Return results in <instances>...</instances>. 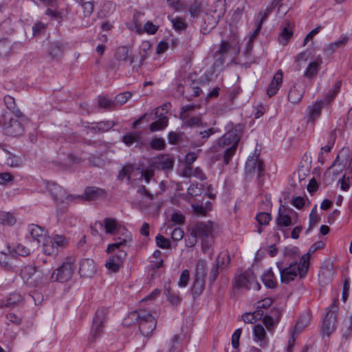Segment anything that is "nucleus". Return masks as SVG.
<instances>
[{
	"instance_id": "nucleus-14",
	"label": "nucleus",
	"mask_w": 352,
	"mask_h": 352,
	"mask_svg": "<svg viewBox=\"0 0 352 352\" xmlns=\"http://www.w3.org/2000/svg\"><path fill=\"white\" fill-rule=\"evenodd\" d=\"M3 130L6 135L16 137L23 133L24 127L21 120L10 118L8 122L4 123Z\"/></svg>"
},
{
	"instance_id": "nucleus-48",
	"label": "nucleus",
	"mask_w": 352,
	"mask_h": 352,
	"mask_svg": "<svg viewBox=\"0 0 352 352\" xmlns=\"http://www.w3.org/2000/svg\"><path fill=\"white\" fill-rule=\"evenodd\" d=\"M165 293L167 296L168 300L172 305H177L181 302V298L177 294L172 292L171 289L165 288Z\"/></svg>"
},
{
	"instance_id": "nucleus-4",
	"label": "nucleus",
	"mask_w": 352,
	"mask_h": 352,
	"mask_svg": "<svg viewBox=\"0 0 352 352\" xmlns=\"http://www.w3.org/2000/svg\"><path fill=\"white\" fill-rule=\"evenodd\" d=\"M349 148H342L338 153L331 166L323 175V182L326 185H329L332 183L337 177L342 173L344 168L346 169L349 164Z\"/></svg>"
},
{
	"instance_id": "nucleus-59",
	"label": "nucleus",
	"mask_w": 352,
	"mask_h": 352,
	"mask_svg": "<svg viewBox=\"0 0 352 352\" xmlns=\"http://www.w3.org/2000/svg\"><path fill=\"white\" fill-rule=\"evenodd\" d=\"M83 10L84 16L89 17L92 14L94 9V3L93 1H85L81 3Z\"/></svg>"
},
{
	"instance_id": "nucleus-62",
	"label": "nucleus",
	"mask_w": 352,
	"mask_h": 352,
	"mask_svg": "<svg viewBox=\"0 0 352 352\" xmlns=\"http://www.w3.org/2000/svg\"><path fill=\"white\" fill-rule=\"evenodd\" d=\"M155 241L157 245L160 248L168 249L170 248V244L169 240L161 234H158L156 236Z\"/></svg>"
},
{
	"instance_id": "nucleus-63",
	"label": "nucleus",
	"mask_w": 352,
	"mask_h": 352,
	"mask_svg": "<svg viewBox=\"0 0 352 352\" xmlns=\"http://www.w3.org/2000/svg\"><path fill=\"white\" fill-rule=\"evenodd\" d=\"M189 280H190L189 271L188 270H183L179 276V280L178 283L179 287H186L188 285Z\"/></svg>"
},
{
	"instance_id": "nucleus-15",
	"label": "nucleus",
	"mask_w": 352,
	"mask_h": 352,
	"mask_svg": "<svg viewBox=\"0 0 352 352\" xmlns=\"http://www.w3.org/2000/svg\"><path fill=\"white\" fill-rule=\"evenodd\" d=\"M126 256V253L123 250H118L115 254L110 256L106 261L105 267L111 272H118L122 265L123 260Z\"/></svg>"
},
{
	"instance_id": "nucleus-25",
	"label": "nucleus",
	"mask_w": 352,
	"mask_h": 352,
	"mask_svg": "<svg viewBox=\"0 0 352 352\" xmlns=\"http://www.w3.org/2000/svg\"><path fill=\"white\" fill-rule=\"evenodd\" d=\"M115 125L116 122L113 120L101 121L88 126V129L94 133H102L110 130Z\"/></svg>"
},
{
	"instance_id": "nucleus-21",
	"label": "nucleus",
	"mask_w": 352,
	"mask_h": 352,
	"mask_svg": "<svg viewBox=\"0 0 352 352\" xmlns=\"http://www.w3.org/2000/svg\"><path fill=\"white\" fill-rule=\"evenodd\" d=\"M221 18L215 15L206 13L203 19L204 25L201 28L203 34H208L211 30L216 27Z\"/></svg>"
},
{
	"instance_id": "nucleus-5",
	"label": "nucleus",
	"mask_w": 352,
	"mask_h": 352,
	"mask_svg": "<svg viewBox=\"0 0 352 352\" xmlns=\"http://www.w3.org/2000/svg\"><path fill=\"white\" fill-rule=\"evenodd\" d=\"M129 317L139 321V330L144 337H149L156 327L157 320L146 310L131 312Z\"/></svg>"
},
{
	"instance_id": "nucleus-33",
	"label": "nucleus",
	"mask_w": 352,
	"mask_h": 352,
	"mask_svg": "<svg viewBox=\"0 0 352 352\" xmlns=\"http://www.w3.org/2000/svg\"><path fill=\"white\" fill-rule=\"evenodd\" d=\"M43 251L47 255H55L58 253V247L55 245L52 239L47 237L43 241Z\"/></svg>"
},
{
	"instance_id": "nucleus-30",
	"label": "nucleus",
	"mask_w": 352,
	"mask_h": 352,
	"mask_svg": "<svg viewBox=\"0 0 352 352\" xmlns=\"http://www.w3.org/2000/svg\"><path fill=\"white\" fill-rule=\"evenodd\" d=\"M322 63V60L320 59L318 61H313L311 62L308 66L307 67L305 72L304 76L309 78L312 79L316 77L320 69V65Z\"/></svg>"
},
{
	"instance_id": "nucleus-29",
	"label": "nucleus",
	"mask_w": 352,
	"mask_h": 352,
	"mask_svg": "<svg viewBox=\"0 0 352 352\" xmlns=\"http://www.w3.org/2000/svg\"><path fill=\"white\" fill-rule=\"evenodd\" d=\"M151 52V45L148 41H143L140 46V60L138 67L135 69L136 72L139 71V69L144 64V61L148 58L149 54Z\"/></svg>"
},
{
	"instance_id": "nucleus-2",
	"label": "nucleus",
	"mask_w": 352,
	"mask_h": 352,
	"mask_svg": "<svg viewBox=\"0 0 352 352\" xmlns=\"http://www.w3.org/2000/svg\"><path fill=\"white\" fill-rule=\"evenodd\" d=\"M310 254L307 253L303 254L300 262H292L289 266L285 267L283 262L276 263V266L280 271V281L285 284H289L299 275L300 278L305 276L309 267Z\"/></svg>"
},
{
	"instance_id": "nucleus-31",
	"label": "nucleus",
	"mask_w": 352,
	"mask_h": 352,
	"mask_svg": "<svg viewBox=\"0 0 352 352\" xmlns=\"http://www.w3.org/2000/svg\"><path fill=\"white\" fill-rule=\"evenodd\" d=\"M308 322H309V318H308V316H301L300 318V319L298 320V321L297 322V323L294 327V332L288 341V348H287L288 352H290V348H291L292 345L293 344V343L296 340V338L294 337V333L296 331L304 328L305 326H307Z\"/></svg>"
},
{
	"instance_id": "nucleus-26",
	"label": "nucleus",
	"mask_w": 352,
	"mask_h": 352,
	"mask_svg": "<svg viewBox=\"0 0 352 352\" xmlns=\"http://www.w3.org/2000/svg\"><path fill=\"white\" fill-rule=\"evenodd\" d=\"M285 207L280 205L276 218V223L278 227H288L293 224L290 216L285 213Z\"/></svg>"
},
{
	"instance_id": "nucleus-32",
	"label": "nucleus",
	"mask_w": 352,
	"mask_h": 352,
	"mask_svg": "<svg viewBox=\"0 0 352 352\" xmlns=\"http://www.w3.org/2000/svg\"><path fill=\"white\" fill-rule=\"evenodd\" d=\"M224 256L221 257V255L218 256L217 262L214 264L210 272L209 279L211 283L214 282L217 278L219 274V268L224 265Z\"/></svg>"
},
{
	"instance_id": "nucleus-41",
	"label": "nucleus",
	"mask_w": 352,
	"mask_h": 352,
	"mask_svg": "<svg viewBox=\"0 0 352 352\" xmlns=\"http://www.w3.org/2000/svg\"><path fill=\"white\" fill-rule=\"evenodd\" d=\"M341 85L342 82L340 80H338L336 82L333 88L329 91L324 100H323L324 101L325 104H328L336 98L337 94L340 91Z\"/></svg>"
},
{
	"instance_id": "nucleus-47",
	"label": "nucleus",
	"mask_w": 352,
	"mask_h": 352,
	"mask_svg": "<svg viewBox=\"0 0 352 352\" xmlns=\"http://www.w3.org/2000/svg\"><path fill=\"white\" fill-rule=\"evenodd\" d=\"M11 43L7 40L0 41V56H7L10 54Z\"/></svg>"
},
{
	"instance_id": "nucleus-42",
	"label": "nucleus",
	"mask_w": 352,
	"mask_h": 352,
	"mask_svg": "<svg viewBox=\"0 0 352 352\" xmlns=\"http://www.w3.org/2000/svg\"><path fill=\"white\" fill-rule=\"evenodd\" d=\"M129 242V240H127L126 239H120L118 238V240H116V241L113 243H111V244H109L107 247V253H112V252H118V250H121L120 249V247L121 246H124L126 245Z\"/></svg>"
},
{
	"instance_id": "nucleus-38",
	"label": "nucleus",
	"mask_w": 352,
	"mask_h": 352,
	"mask_svg": "<svg viewBox=\"0 0 352 352\" xmlns=\"http://www.w3.org/2000/svg\"><path fill=\"white\" fill-rule=\"evenodd\" d=\"M214 133V129L213 128L208 129V130H205L204 131H200L199 134L201 135V140H195L192 143V145L195 147L202 146L206 140Z\"/></svg>"
},
{
	"instance_id": "nucleus-53",
	"label": "nucleus",
	"mask_w": 352,
	"mask_h": 352,
	"mask_svg": "<svg viewBox=\"0 0 352 352\" xmlns=\"http://www.w3.org/2000/svg\"><path fill=\"white\" fill-rule=\"evenodd\" d=\"M49 190L51 191V193L54 199H62L64 197V192L59 186L56 184H52V186H49Z\"/></svg>"
},
{
	"instance_id": "nucleus-37",
	"label": "nucleus",
	"mask_w": 352,
	"mask_h": 352,
	"mask_svg": "<svg viewBox=\"0 0 352 352\" xmlns=\"http://www.w3.org/2000/svg\"><path fill=\"white\" fill-rule=\"evenodd\" d=\"M262 280L267 288H275L276 283L272 270H267L263 274Z\"/></svg>"
},
{
	"instance_id": "nucleus-12",
	"label": "nucleus",
	"mask_w": 352,
	"mask_h": 352,
	"mask_svg": "<svg viewBox=\"0 0 352 352\" xmlns=\"http://www.w3.org/2000/svg\"><path fill=\"white\" fill-rule=\"evenodd\" d=\"M107 320L105 310L98 309L96 311L95 316L93 320V324L90 333L89 340L91 342H94L99 338L103 332L104 323Z\"/></svg>"
},
{
	"instance_id": "nucleus-8",
	"label": "nucleus",
	"mask_w": 352,
	"mask_h": 352,
	"mask_svg": "<svg viewBox=\"0 0 352 352\" xmlns=\"http://www.w3.org/2000/svg\"><path fill=\"white\" fill-rule=\"evenodd\" d=\"M206 270L207 266L204 261H200L197 263L194 282L191 287V291L193 295H200L204 291Z\"/></svg>"
},
{
	"instance_id": "nucleus-44",
	"label": "nucleus",
	"mask_w": 352,
	"mask_h": 352,
	"mask_svg": "<svg viewBox=\"0 0 352 352\" xmlns=\"http://www.w3.org/2000/svg\"><path fill=\"white\" fill-rule=\"evenodd\" d=\"M16 221L14 217L6 212H0V223L3 225H13Z\"/></svg>"
},
{
	"instance_id": "nucleus-7",
	"label": "nucleus",
	"mask_w": 352,
	"mask_h": 352,
	"mask_svg": "<svg viewBox=\"0 0 352 352\" xmlns=\"http://www.w3.org/2000/svg\"><path fill=\"white\" fill-rule=\"evenodd\" d=\"M135 172H137V175H139V179L144 177L146 183H148L151 177L154 175V170L152 168L143 170L140 167H137L133 164H128L124 166L120 171L118 179L123 180L124 177H127V179L129 181L133 173Z\"/></svg>"
},
{
	"instance_id": "nucleus-22",
	"label": "nucleus",
	"mask_w": 352,
	"mask_h": 352,
	"mask_svg": "<svg viewBox=\"0 0 352 352\" xmlns=\"http://www.w3.org/2000/svg\"><path fill=\"white\" fill-rule=\"evenodd\" d=\"M29 232L34 241L38 243L43 242L46 238V232L44 229L36 224H31L28 227Z\"/></svg>"
},
{
	"instance_id": "nucleus-10",
	"label": "nucleus",
	"mask_w": 352,
	"mask_h": 352,
	"mask_svg": "<svg viewBox=\"0 0 352 352\" xmlns=\"http://www.w3.org/2000/svg\"><path fill=\"white\" fill-rule=\"evenodd\" d=\"M23 282L30 287H37L42 283V274L32 265L23 267L20 272Z\"/></svg>"
},
{
	"instance_id": "nucleus-45",
	"label": "nucleus",
	"mask_w": 352,
	"mask_h": 352,
	"mask_svg": "<svg viewBox=\"0 0 352 352\" xmlns=\"http://www.w3.org/2000/svg\"><path fill=\"white\" fill-rule=\"evenodd\" d=\"M132 93L130 91H124L123 93H120L118 94L115 97V100L113 101L116 104H118L120 106L123 105L125 104L127 100L132 96Z\"/></svg>"
},
{
	"instance_id": "nucleus-49",
	"label": "nucleus",
	"mask_w": 352,
	"mask_h": 352,
	"mask_svg": "<svg viewBox=\"0 0 352 352\" xmlns=\"http://www.w3.org/2000/svg\"><path fill=\"white\" fill-rule=\"evenodd\" d=\"M293 34L292 29H289L287 28H284L279 36V42L282 43L283 45H286L289 39L292 37Z\"/></svg>"
},
{
	"instance_id": "nucleus-28",
	"label": "nucleus",
	"mask_w": 352,
	"mask_h": 352,
	"mask_svg": "<svg viewBox=\"0 0 352 352\" xmlns=\"http://www.w3.org/2000/svg\"><path fill=\"white\" fill-rule=\"evenodd\" d=\"M349 41V37L341 36L338 40L328 44L324 49V51L329 54L336 52L338 49L344 46Z\"/></svg>"
},
{
	"instance_id": "nucleus-3",
	"label": "nucleus",
	"mask_w": 352,
	"mask_h": 352,
	"mask_svg": "<svg viewBox=\"0 0 352 352\" xmlns=\"http://www.w3.org/2000/svg\"><path fill=\"white\" fill-rule=\"evenodd\" d=\"M190 234H193L201 240L202 250L205 253H209L212 256V246L214 244L213 223L211 221L197 222L189 229Z\"/></svg>"
},
{
	"instance_id": "nucleus-11",
	"label": "nucleus",
	"mask_w": 352,
	"mask_h": 352,
	"mask_svg": "<svg viewBox=\"0 0 352 352\" xmlns=\"http://www.w3.org/2000/svg\"><path fill=\"white\" fill-rule=\"evenodd\" d=\"M245 173L252 175L257 173V179L259 184L263 183L265 168L263 161H261L258 155L250 157L245 164Z\"/></svg>"
},
{
	"instance_id": "nucleus-57",
	"label": "nucleus",
	"mask_w": 352,
	"mask_h": 352,
	"mask_svg": "<svg viewBox=\"0 0 352 352\" xmlns=\"http://www.w3.org/2000/svg\"><path fill=\"white\" fill-rule=\"evenodd\" d=\"M256 219L260 226H266L271 220V215L267 212H259L256 215Z\"/></svg>"
},
{
	"instance_id": "nucleus-46",
	"label": "nucleus",
	"mask_w": 352,
	"mask_h": 352,
	"mask_svg": "<svg viewBox=\"0 0 352 352\" xmlns=\"http://www.w3.org/2000/svg\"><path fill=\"white\" fill-rule=\"evenodd\" d=\"M253 333L255 340H259L261 342L265 337V330L261 324H256L253 329Z\"/></svg>"
},
{
	"instance_id": "nucleus-60",
	"label": "nucleus",
	"mask_w": 352,
	"mask_h": 352,
	"mask_svg": "<svg viewBox=\"0 0 352 352\" xmlns=\"http://www.w3.org/2000/svg\"><path fill=\"white\" fill-rule=\"evenodd\" d=\"M8 252H0V266L5 270L11 269V265L9 263Z\"/></svg>"
},
{
	"instance_id": "nucleus-43",
	"label": "nucleus",
	"mask_w": 352,
	"mask_h": 352,
	"mask_svg": "<svg viewBox=\"0 0 352 352\" xmlns=\"http://www.w3.org/2000/svg\"><path fill=\"white\" fill-rule=\"evenodd\" d=\"M189 11L192 17H197L203 11L201 1L195 0L193 4L190 7Z\"/></svg>"
},
{
	"instance_id": "nucleus-16",
	"label": "nucleus",
	"mask_w": 352,
	"mask_h": 352,
	"mask_svg": "<svg viewBox=\"0 0 352 352\" xmlns=\"http://www.w3.org/2000/svg\"><path fill=\"white\" fill-rule=\"evenodd\" d=\"M104 190L103 189L94 186H89L85 189L84 193L82 195L76 197L68 195L67 199L69 200L75 199L92 200L104 195Z\"/></svg>"
},
{
	"instance_id": "nucleus-61",
	"label": "nucleus",
	"mask_w": 352,
	"mask_h": 352,
	"mask_svg": "<svg viewBox=\"0 0 352 352\" xmlns=\"http://www.w3.org/2000/svg\"><path fill=\"white\" fill-rule=\"evenodd\" d=\"M151 146L156 150H163L166 146V143L164 139L155 138L150 142Z\"/></svg>"
},
{
	"instance_id": "nucleus-35",
	"label": "nucleus",
	"mask_w": 352,
	"mask_h": 352,
	"mask_svg": "<svg viewBox=\"0 0 352 352\" xmlns=\"http://www.w3.org/2000/svg\"><path fill=\"white\" fill-rule=\"evenodd\" d=\"M183 120V126L186 127H195L203 125L202 118L200 116L190 117L189 115L185 119H181Z\"/></svg>"
},
{
	"instance_id": "nucleus-34",
	"label": "nucleus",
	"mask_w": 352,
	"mask_h": 352,
	"mask_svg": "<svg viewBox=\"0 0 352 352\" xmlns=\"http://www.w3.org/2000/svg\"><path fill=\"white\" fill-rule=\"evenodd\" d=\"M7 249L10 254H16L21 256H26L30 254V250L22 244H18L14 248L10 245H7Z\"/></svg>"
},
{
	"instance_id": "nucleus-24",
	"label": "nucleus",
	"mask_w": 352,
	"mask_h": 352,
	"mask_svg": "<svg viewBox=\"0 0 352 352\" xmlns=\"http://www.w3.org/2000/svg\"><path fill=\"white\" fill-rule=\"evenodd\" d=\"M174 157L169 155H162L160 156L155 164L156 168L163 170H170L174 165Z\"/></svg>"
},
{
	"instance_id": "nucleus-54",
	"label": "nucleus",
	"mask_w": 352,
	"mask_h": 352,
	"mask_svg": "<svg viewBox=\"0 0 352 352\" xmlns=\"http://www.w3.org/2000/svg\"><path fill=\"white\" fill-rule=\"evenodd\" d=\"M8 155L9 156L6 162L7 165L11 167H19L22 164L21 159L19 157L10 152H8Z\"/></svg>"
},
{
	"instance_id": "nucleus-52",
	"label": "nucleus",
	"mask_w": 352,
	"mask_h": 352,
	"mask_svg": "<svg viewBox=\"0 0 352 352\" xmlns=\"http://www.w3.org/2000/svg\"><path fill=\"white\" fill-rule=\"evenodd\" d=\"M167 229L172 230L170 232L171 238L173 241H179L181 240L184 235V231L179 227H175L170 226Z\"/></svg>"
},
{
	"instance_id": "nucleus-19",
	"label": "nucleus",
	"mask_w": 352,
	"mask_h": 352,
	"mask_svg": "<svg viewBox=\"0 0 352 352\" xmlns=\"http://www.w3.org/2000/svg\"><path fill=\"white\" fill-rule=\"evenodd\" d=\"M324 104V101L321 100L316 101L308 107V123L314 124L316 120L320 116L321 110Z\"/></svg>"
},
{
	"instance_id": "nucleus-58",
	"label": "nucleus",
	"mask_w": 352,
	"mask_h": 352,
	"mask_svg": "<svg viewBox=\"0 0 352 352\" xmlns=\"http://www.w3.org/2000/svg\"><path fill=\"white\" fill-rule=\"evenodd\" d=\"M171 22L173 23L174 28L178 31L184 30L187 27V24L185 20L181 17L172 19Z\"/></svg>"
},
{
	"instance_id": "nucleus-50",
	"label": "nucleus",
	"mask_w": 352,
	"mask_h": 352,
	"mask_svg": "<svg viewBox=\"0 0 352 352\" xmlns=\"http://www.w3.org/2000/svg\"><path fill=\"white\" fill-rule=\"evenodd\" d=\"M140 139V133H127L123 136V142L127 145L131 146L133 142H138Z\"/></svg>"
},
{
	"instance_id": "nucleus-40",
	"label": "nucleus",
	"mask_w": 352,
	"mask_h": 352,
	"mask_svg": "<svg viewBox=\"0 0 352 352\" xmlns=\"http://www.w3.org/2000/svg\"><path fill=\"white\" fill-rule=\"evenodd\" d=\"M272 299L270 298H266L259 300L257 302L256 311H255V313L258 314L259 318H261L263 315V311L261 310V309L269 308L272 305Z\"/></svg>"
},
{
	"instance_id": "nucleus-9",
	"label": "nucleus",
	"mask_w": 352,
	"mask_h": 352,
	"mask_svg": "<svg viewBox=\"0 0 352 352\" xmlns=\"http://www.w3.org/2000/svg\"><path fill=\"white\" fill-rule=\"evenodd\" d=\"M234 287L239 289H254L255 290H258L261 288L260 284L256 280L254 272L250 270L245 271L236 277Z\"/></svg>"
},
{
	"instance_id": "nucleus-39",
	"label": "nucleus",
	"mask_w": 352,
	"mask_h": 352,
	"mask_svg": "<svg viewBox=\"0 0 352 352\" xmlns=\"http://www.w3.org/2000/svg\"><path fill=\"white\" fill-rule=\"evenodd\" d=\"M226 0H217L212 12L219 18H222L226 12Z\"/></svg>"
},
{
	"instance_id": "nucleus-51",
	"label": "nucleus",
	"mask_w": 352,
	"mask_h": 352,
	"mask_svg": "<svg viewBox=\"0 0 352 352\" xmlns=\"http://www.w3.org/2000/svg\"><path fill=\"white\" fill-rule=\"evenodd\" d=\"M23 300L22 296L20 294L14 292L12 294H10L9 297L7 298L6 303L5 304L6 307H10L12 305H16L21 302Z\"/></svg>"
},
{
	"instance_id": "nucleus-20",
	"label": "nucleus",
	"mask_w": 352,
	"mask_h": 352,
	"mask_svg": "<svg viewBox=\"0 0 352 352\" xmlns=\"http://www.w3.org/2000/svg\"><path fill=\"white\" fill-rule=\"evenodd\" d=\"M282 82L283 72L281 69H278L274 74L272 80L267 89V94L269 96V97H272L277 93Z\"/></svg>"
},
{
	"instance_id": "nucleus-27",
	"label": "nucleus",
	"mask_w": 352,
	"mask_h": 352,
	"mask_svg": "<svg viewBox=\"0 0 352 352\" xmlns=\"http://www.w3.org/2000/svg\"><path fill=\"white\" fill-rule=\"evenodd\" d=\"M305 90L301 87L294 85L288 93V100L293 104L300 102L304 95Z\"/></svg>"
},
{
	"instance_id": "nucleus-13",
	"label": "nucleus",
	"mask_w": 352,
	"mask_h": 352,
	"mask_svg": "<svg viewBox=\"0 0 352 352\" xmlns=\"http://www.w3.org/2000/svg\"><path fill=\"white\" fill-rule=\"evenodd\" d=\"M337 306L336 302L333 303L331 309L327 312L323 320L322 331L323 333L329 336L335 331L337 318Z\"/></svg>"
},
{
	"instance_id": "nucleus-1",
	"label": "nucleus",
	"mask_w": 352,
	"mask_h": 352,
	"mask_svg": "<svg viewBox=\"0 0 352 352\" xmlns=\"http://www.w3.org/2000/svg\"><path fill=\"white\" fill-rule=\"evenodd\" d=\"M242 132V127L236 126L219 138L212 146V149L214 152H219L221 149L225 148L223 159L225 164H229L230 159L235 153Z\"/></svg>"
},
{
	"instance_id": "nucleus-6",
	"label": "nucleus",
	"mask_w": 352,
	"mask_h": 352,
	"mask_svg": "<svg viewBox=\"0 0 352 352\" xmlns=\"http://www.w3.org/2000/svg\"><path fill=\"white\" fill-rule=\"evenodd\" d=\"M74 270V259L72 257L66 258L62 265L52 274L50 280L53 282H67L72 278Z\"/></svg>"
},
{
	"instance_id": "nucleus-55",
	"label": "nucleus",
	"mask_w": 352,
	"mask_h": 352,
	"mask_svg": "<svg viewBox=\"0 0 352 352\" xmlns=\"http://www.w3.org/2000/svg\"><path fill=\"white\" fill-rule=\"evenodd\" d=\"M98 102L101 108L111 109L115 106V102L106 97L99 96Z\"/></svg>"
},
{
	"instance_id": "nucleus-56",
	"label": "nucleus",
	"mask_w": 352,
	"mask_h": 352,
	"mask_svg": "<svg viewBox=\"0 0 352 352\" xmlns=\"http://www.w3.org/2000/svg\"><path fill=\"white\" fill-rule=\"evenodd\" d=\"M63 52V47L60 43H54L50 45V55L53 58L59 56Z\"/></svg>"
},
{
	"instance_id": "nucleus-18",
	"label": "nucleus",
	"mask_w": 352,
	"mask_h": 352,
	"mask_svg": "<svg viewBox=\"0 0 352 352\" xmlns=\"http://www.w3.org/2000/svg\"><path fill=\"white\" fill-rule=\"evenodd\" d=\"M98 224L100 227H103L107 234L114 235L118 233L121 225L119 224L115 218H105L103 221H96L95 225Z\"/></svg>"
},
{
	"instance_id": "nucleus-36",
	"label": "nucleus",
	"mask_w": 352,
	"mask_h": 352,
	"mask_svg": "<svg viewBox=\"0 0 352 352\" xmlns=\"http://www.w3.org/2000/svg\"><path fill=\"white\" fill-rule=\"evenodd\" d=\"M168 122V118L165 116L161 115L157 121L153 122L150 124V130L151 131L162 130L167 126Z\"/></svg>"
},
{
	"instance_id": "nucleus-64",
	"label": "nucleus",
	"mask_w": 352,
	"mask_h": 352,
	"mask_svg": "<svg viewBox=\"0 0 352 352\" xmlns=\"http://www.w3.org/2000/svg\"><path fill=\"white\" fill-rule=\"evenodd\" d=\"M319 221V218L317 214L316 206L312 209L309 214V228L311 230L313 226H315Z\"/></svg>"
},
{
	"instance_id": "nucleus-17",
	"label": "nucleus",
	"mask_w": 352,
	"mask_h": 352,
	"mask_svg": "<svg viewBox=\"0 0 352 352\" xmlns=\"http://www.w3.org/2000/svg\"><path fill=\"white\" fill-rule=\"evenodd\" d=\"M96 272L95 263L93 260L84 258L80 261L79 266V274L84 278L92 277Z\"/></svg>"
},
{
	"instance_id": "nucleus-23",
	"label": "nucleus",
	"mask_w": 352,
	"mask_h": 352,
	"mask_svg": "<svg viewBox=\"0 0 352 352\" xmlns=\"http://www.w3.org/2000/svg\"><path fill=\"white\" fill-rule=\"evenodd\" d=\"M115 58L118 61H129L131 64L134 62V57L129 54V48L125 45L120 46L116 49Z\"/></svg>"
}]
</instances>
